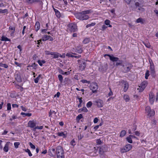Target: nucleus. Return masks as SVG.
Here are the masks:
<instances>
[{"label": "nucleus", "mask_w": 158, "mask_h": 158, "mask_svg": "<svg viewBox=\"0 0 158 158\" xmlns=\"http://www.w3.org/2000/svg\"><path fill=\"white\" fill-rule=\"evenodd\" d=\"M90 13V10H87L78 13L75 15L76 17L81 20H85L89 18V16L86 15Z\"/></svg>", "instance_id": "obj_1"}, {"label": "nucleus", "mask_w": 158, "mask_h": 158, "mask_svg": "<svg viewBox=\"0 0 158 158\" xmlns=\"http://www.w3.org/2000/svg\"><path fill=\"white\" fill-rule=\"evenodd\" d=\"M106 56H109L110 60L112 61L113 62H116L115 64L116 66H118L119 65L122 66V65H123V60H119L118 58L114 56L113 55L105 54L104 55V57H105Z\"/></svg>", "instance_id": "obj_2"}, {"label": "nucleus", "mask_w": 158, "mask_h": 158, "mask_svg": "<svg viewBox=\"0 0 158 158\" xmlns=\"http://www.w3.org/2000/svg\"><path fill=\"white\" fill-rule=\"evenodd\" d=\"M56 149L57 158H64L63 148L61 146H59L56 147Z\"/></svg>", "instance_id": "obj_3"}, {"label": "nucleus", "mask_w": 158, "mask_h": 158, "mask_svg": "<svg viewBox=\"0 0 158 158\" xmlns=\"http://www.w3.org/2000/svg\"><path fill=\"white\" fill-rule=\"evenodd\" d=\"M122 68H121L123 72L127 73L130 71V70L132 68L133 65L130 63H127L125 65L123 64L122 65Z\"/></svg>", "instance_id": "obj_4"}, {"label": "nucleus", "mask_w": 158, "mask_h": 158, "mask_svg": "<svg viewBox=\"0 0 158 158\" xmlns=\"http://www.w3.org/2000/svg\"><path fill=\"white\" fill-rule=\"evenodd\" d=\"M68 29L71 32H74L77 31V27L76 24L71 23L68 25Z\"/></svg>", "instance_id": "obj_5"}, {"label": "nucleus", "mask_w": 158, "mask_h": 158, "mask_svg": "<svg viewBox=\"0 0 158 158\" xmlns=\"http://www.w3.org/2000/svg\"><path fill=\"white\" fill-rule=\"evenodd\" d=\"M78 64H79V69L81 71L84 70L86 66V62L85 60H78Z\"/></svg>", "instance_id": "obj_6"}, {"label": "nucleus", "mask_w": 158, "mask_h": 158, "mask_svg": "<svg viewBox=\"0 0 158 158\" xmlns=\"http://www.w3.org/2000/svg\"><path fill=\"white\" fill-rule=\"evenodd\" d=\"M150 74L152 77L155 78L156 76V71L153 63H150Z\"/></svg>", "instance_id": "obj_7"}, {"label": "nucleus", "mask_w": 158, "mask_h": 158, "mask_svg": "<svg viewBox=\"0 0 158 158\" xmlns=\"http://www.w3.org/2000/svg\"><path fill=\"white\" fill-rule=\"evenodd\" d=\"M132 148V145L130 144H127L121 150L122 153H124L129 151Z\"/></svg>", "instance_id": "obj_8"}, {"label": "nucleus", "mask_w": 158, "mask_h": 158, "mask_svg": "<svg viewBox=\"0 0 158 158\" xmlns=\"http://www.w3.org/2000/svg\"><path fill=\"white\" fill-rule=\"evenodd\" d=\"M108 66L107 63L100 66L98 69L99 71L102 73L106 72L108 69Z\"/></svg>", "instance_id": "obj_9"}, {"label": "nucleus", "mask_w": 158, "mask_h": 158, "mask_svg": "<svg viewBox=\"0 0 158 158\" xmlns=\"http://www.w3.org/2000/svg\"><path fill=\"white\" fill-rule=\"evenodd\" d=\"M94 104H96L99 108L102 107L103 106V102L101 99H98L94 102Z\"/></svg>", "instance_id": "obj_10"}, {"label": "nucleus", "mask_w": 158, "mask_h": 158, "mask_svg": "<svg viewBox=\"0 0 158 158\" xmlns=\"http://www.w3.org/2000/svg\"><path fill=\"white\" fill-rule=\"evenodd\" d=\"M90 88L93 93H95L97 92L98 86L96 83L92 84L90 85Z\"/></svg>", "instance_id": "obj_11"}, {"label": "nucleus", "mask_w": 158, "mask_h": 158, "mask_svg": "<svg viewBox=\"0 0 158 158\" xmlns=\"http://www.w3.org/2000/svg\"><path fill=\"white\" fill-rule=\"evenodd\" d=\"M107 147L106 146H102L99 148V152L100 154L102 155L104 154L105 152L106 151Z\"/></svg>", "instance_id": "obj_12"}, {"label": "nucleus", "mask_w": 158, "mask_h": 158, "mask_svg": "<svg viewBox=\"0 0 158 158\" xmlns=\"http://www.w3.org/2000/svg\"><path fill=\"white\" fill-rule=\"evenodd\" d=\"M36 123L34 120H30L28 123V127L31 128H34L36 126Z\"/></svg>", "instance_id": "obj_13"}, {"label": "nucleus", "mask_w": 158, "mask_h": 158, "mask_svg": "<svg viewBox=\"0 0 158 158\" xmlns=\"http://www.w3.org/2000/svg\"><path fill=\"white\" fill-rule=\"evenodd\" d=\"M149 102L151 104H152L154 102L155 99L154 94L152 93H150L149 94Z\"/></svg>", "instance_id": "obj_14"}, {"label": "nucleus", "mask_w": 158, "mask_h": 158, "mask_svg": "<svg viewBox=\"0 0 158 158\" xmlns=\"http://www.w3.org/2000/svg\"><path fill=\"white\" fill-rule=\"evenodd\" d=\"M48 153L49 156H54L56 154L55 149L53 148L49 149Z\"/></svg>", "instance_id": "obj_15"}, {"label": "nucleus", "mask_w": 158, "mask_h": 158, "mask_svg": "<svg viewBox=\"0 0 158 158\" xmlns=\"http://www.w3.org/2000/svg\"><path fill=\"white\" fill-rule=\"evenodd\" d=\"M52 55L53 56L52 58L53 59L58 58L59 57H63L61 54L56 52H53Z\"/></svg>", "instance_id": "obj_16"}, {"label": "nucleus", "mask_w": 158, "mask_h": 158, "mask_svg": "<svg viewBox=\"0 0 158 158\" xmlns=\"http://www.w3.org/2000/svg\"><path fill=\"white\" fill-rule=\"evenodd\" d=\"M15 79L17 81L19 82H21L22 81V78L19 73H17L15 77Z\"/></svg>", "instance_id": "obj_17"}, {"label": "nucleus", "mask_w": 158, "mask_h": 158, "mask_svg": "<svg viewBox=\"0 0 158 158\" xmlns=\"http://www.w3.org/2000/svg\"><path fill=\"white\" fill-rule=\"evenodd\" d=\"M83 51L82 49L81 46H78L76 48L75 52L78 53H81Z\"/></svg>", "instance_id": "obj_18"}, {"label": "nucleus", "mask_w": 158, "mask_h": 158, "mask_svg": "<svg viewBox=\"0 0 158 158\" xmlns=\"http://www.w3.org/2000/svg\"><path fill=\"white\" fill-rule=\"evenodd\" d=\"M129 87L128 83L127 82H125L124 83V91L126 92Z\"/></svg>", "instance_id": "obj_19"}, {"label": "nucleus", "mask_w": 158, "mask_h": 158, "mask_svg": "<svg viewBox=\"0 0 158 158\" xmlns=\"http://www.w3.org/2000/svg\"><path fill=\"white\" fill-rule=\"evenodd\" d=\"M57 135L59 136H62L63 138H66L67 137V135L66 133H65L63 132H58L57 133Z\"/></svg>", "instance_id": "obj_20"}, {"label": "nucleus", "mask_w": 158, "mask_h": 158, "mask_svg": "<svg viewBox=\"0 0 158 158\" xmlns=\"http://www.w3.org/2000/svg\"><path fill=\"white\" fill-rule=\"evenodd\" d=\"M145 11V9L141 6L137 8V11L139 13H142Z\"/></svg>", "instance_id": "obj_21"}, {"label": "nucleus", "mask_w": 158, "mask_h": 158, "mask_svg": "<svg viewBox=\"0 0 158 158\" xmlns=\"http://www.w3.org/2000/svg\"><path fill=\"white\" fill-rule=\"evenodd\" d=\"M40 27V23L39 22H37L35 25V29L36 31L39 29Z\"/></svg>", "instance_id": "obj_22"}, {"label": "nucleus", "mask_w": 158, "mask_h": 158, "mask_svg": "<svg viewBox=\"0 0 158 158\" xmlns=\"http://www.w3.org/2000/svg\"><path fill=\"white\" fill-rule=\"evenodd\" d=\"M1 40L2 41H10L11 40L7 38V37H6L5 36L3 35L2 36L1 39Z\"/></svg>", "instance_id": "obj_23"}, {"label": "nucleus", "mask_w": 158, "mask_h": 158, "mask_svg": "<svg viewBox=\"0 0 158 158\" xmlns=\"http://www.w3.org/2000/svg\"><path fill=\"white\" fill-rule=\"evenodd\" d=\"M145 22V20L142 18H139L137 19L136 20V22L137 23H140L142 24H143Z\"/></svg>", "instance_id": "obj_24"}, {"label": "nucleus", "mask_w": 158, "mask_h": 158, "mask_svg": "<svg viewBox=\"0 0 158 158\" xmlns=\"http://www.w3.org/2000/svg\"><path fill=\"white\" fill-rule=\"evenodd\" d=\"M148 84V82L146 81H144L142 82L141 84V87L143 89H144Z\"/></svg>", "instance_id": "obj_25"}, {"label": "nucleus", "mask_w": 158, "mask_h": 158, "mask_svg": "<svg viewBox=\"0 0 158 158\" xmlns=\"http://www.w3.org/2000/svg\"><path fill=\"white\" fill-rule=\"evenodd\" d=\"M54 10L56 16L58 18H60V12L54 8Z\"/></svg>", "instance_id": "obj_26"}, {"label": "nucleus", "mask_w": 158, "mask_h": 158, "mask_svg": "<svg viewBox=\"0 0 158 158\" xmlns=\"http://www.w3.org/2000/svg\"><path fill=\"white\" fill-rule=\"evenodd\" d=\"M35 2H37L42 7H43V2H44L45 0H35Z\"/></svg>", "instance_id": "obj_27"}, {"label": "nucleus", "mask_w": 158, "mask_h": 158, "mask_svg": "<svg viewBox=\"0 0 158 158\" xmlns=\"http://www.w3.org/2000/svg\"><path fill=\"white\" fill-rule=\"evenodd\" d=\"M79 112H81L82 111L87 112L88 111V110L85 107H83L82 108L80 109L79 110Z\"/></svg>", "instance_id": "obj_28"}, {"label": "nucleus", "mask_w": 158, "mask_h": 158, "mask_svg": "<svg viewBox=\"0 0 158 158\" xmlns=\"http://www.w3.org/2000/svg\"><path fill=\"white\" fill-rule=\"evenodd\" d=\"M148 115L150 116H153L155 114V111L153 110H151L148 113Z\"/></svg>", "instance_id": "obj_29"}, {"label": "nucleus", "mask_w": 158, "mask_h": 158, "mask_svg": "<svg viewBox=\"0 0 158 158\" xmlns=\"http://www.w3.org/2000/svg\"><path fill=\"white\" fill-rule=\"evenodd\" d=\"M21 114L23 115V117H24L25 116H28V117H30L31 116V113H26L24 112H21Z\"/></svg>", "instance_id": "obj_30"}, {"label": "nucleus", "mask_w": 158, "mask_h": 158, "mask_svg": "<svg viewBox=\"0 0 158 158\" xmlns=\"http://www.w3.org/2000/svg\"><path fill=\"white\" fill-rule=\"evenodd\" d=\"M37 62L40 66H42L43 65V64L45 63L46 61L44 60H38Z\"/></svg>", "instance_id": "obj_31"}, {"label": "nucleus", "mask_w": 158, "mask_h": 158, "mask_svg": "<svg viewBox=\"0 0 158 158\" xmlns=\"http://www.w3.org/2000/svg\"><path fill=\"white\" fill-rule=\"evenodd\" d=\"M43 126H35V127L33 129V131H35L36 129H40L41 130L43 128Z\"/></svg>", "instance_id": "obj_32"}, {"label": "nucleus", "mask_w": 158, "mask_h": 158, "mask_svg": "<svg viewBox=\"0 0 158 158\" xmlns=\"http://www.w3.org/2000/svg\"><path fill=\"white\" fill-rule=\"evenodd\" d=\"M48 35H44L43 36L42 38V41H45L48 40Z\"/></svg>", "instance_id": "obj_33"}, {"label": "nucleus", "mask_w": 158, "mask_h": 158, "mask_svg": "<svg viewBox=\"0 0 158 158\" xmlns=\"http://www.w3.org/2000/svg\"><path fill=\"white\" fill-rule=\"evenodd\" d=\"M41 76L42 75L41 74H40L36 78L34 79V82L35 83H38L39 80H40Z\"/></svg>", "instance_id": "obj_34"}, {"label": "nucleus", "mask_w": 158, "mask_h": 158, "mask_svg": "<svg viewBox=\"0 0 158 158\" xmlns=\"http://www.w3.org/2000/svg\"><path fill=\"white\" fill-rule=\"evenodd\" d=\"M131 137L130 136V135H129L128 137L126 138L127 141L130 143H132V141Z\"/></svg>", "instance_id": "obj_35"}, {"label": "nucleus", "mask_w": 158, "mask_h": 158, "mask_svg": "<svg viewBox=\"0 0 158 158\" xmlns=\"http://www.w3.org/2000/svg\"><path fill=\"white\" fill-rule=\"evenodd\" d=\"M8 145L6 143L3 148V150L4 152H7L8 151Z\"/></svg>", "instance_id": "obj_36"}, {"label": "nucleus", "mask_w": 158, "mask_h": 158, "mask_svg": "<svg viewBox=\"0 0 158 158\" xmlns=\"http://www.w3.org/2000/svg\"><path fill=\"white\" fill-rule=\"evenodd\" d=\"M89 38H86L83 40V42L84 44H85L89 43Z\"/></svg>", "instance_id": "obj_37"}, {"label": "nucleus", "mask_w": 158, "mask_h": 158, "mask_svg": "<svg viewBox=\"0 0 158 158\" xmlns=\"http://www.w3.org/2000/svg\"><path fill=\"white\" fill-rule=\"evenodd\" d=\"M38 66V65L35 63H32L31 65L28 66V67H33V68L36 69L37 68V66Z\"/></svg>", "instance_id": "obj_38"}, {"label": "nucleus", "mask_w": 158, "mask_h": 158, "mask_svg": "<svg viewBox=\"0 0 158 158\" xmlns=\"http://www.w3.org/2000/svg\"><path fill=\"white\" fill-rule=\"evenodd\" d=\"M135 2V5L136 7V8H137V7H139L141 6H143V4H140L139 2Z\"/></svg>", "instance_id": "obj_39"}, {"label": "nucleus", "mask_w": 158, "mask_h": 158, "mask_svg": "<svg viewBox=\"0 0 158 158\" xmlns=\"http://www.w3.org/2000/svg\"><path fill=\"white\" fill-rule=\"evenodd\" d=\"M126 133V132L125 130H122L121 131L120 133V136L121 137H123Z\"/></svg>", "instance_id": "obj_40"}, {"label": "nucleus", "mask_w": 158, "mask_h": 158, "mask_svg": "<svg viewBox=\"0 0 158 158\" xmlns=\"http://www.w3.org/2000/svg\"><path fill=\"white\" fill-rule=\"evenodd\" d=\"M58 78L60 83H62L63 80V77L62 76L61 74H59L58 75Z\"/></svg>", "instance_id": "obj_41"}, {"label": "nucleus", "mask_w": 158, "mask_h": 158, "mask_svg": "<svg viewBox=\"0 0 158 158\" xmlns=\"http://www.w3.org/2000/svg\"><path fill=\"white\" fill-rule=\"evenodd\" d=\"M25 1L28 4H32L35 2V0H25Z\"/></svg>", "instance_id": "obj_42"}, {"label": "nucleus", "mask_w": 158, "mask_h": 158, "mask_svg": "<svg viewBox=\"0 0 158 158\" xmlns=\"http://www.w3.org/2000/svg\"><path fill=\"white\" fill-rule=\"evenodd\" d=\"M56 112L53 110H50V112H49V116L50 117H52V114H56Z\"/></svg>", "instance_id": "obj_43"}, {"label": "nucleus", "mask_w": 158, "mask_h": 158, "mask_svg": "<svg viewBox=\"0 0 158 158\" xmlns=\"http://www.w3.org/2000/svg\"><path fill=\"white\" fill-rule=\"evenodd\" d=\"M9 29L13 31L11 33V34H13L14 33L15 30V27H12L10 26L9 27Z\"/></svg>", "instance_id": "obj_44"}, {"label": "nucleus", "mask_w": 158, "mask_h": 158, "mask_svg": "<svg viewBox=\"0 0 158 158\" xmlns=\"http://www.w3.org/2000/svg\"><path fill=\"white\" fill-rule=\"evenodd\" d=\"M0 66L5 68H7L8 67V66L7 64H4L2 63H0Z\"/></svg>", "instance_id": "obj_45"}, {"label": "nucleus", "mask_w": 158, "mask_h": 158, "mask_svg": "<svg viewBox=\"0 0 158 158\" xmlns=\"http://www.w3.org/2000/svg\"><path fill=\"white\" fill-rule=\"evenodd\" d=\"M8 10L7 9H5L4 10H2L0 9V13H7Z\"/></svg>", "instance_id": "obj_46"}, {"label": "nucleus", "mask_w": 158, "mask_h": 158, "mask_svg": "<svg viewBox=\"0 0 158 158\" xmlns=\"http://www.w3.org/2000/svg\"><path fill=\"white\" fill-rule=\"evenodd\" d=\"M123 98L125 100L126 102H128L129 100V98L128 95H124Z\"/></svg>", "instance_id": "obj_47"}, {"label": "nucleus", "mask_w": 158, "mask_h": 158, "mask_svg": "<svg viewBox=\"0 0 158 158\" xmlns=\"http://www.w3.org/2000/svg\"><path fill=\"white\" fill-rule=\"evenodd\" d=\"M25 151L27 152L28 153V155L29 156H31L32 155V153H31L30 151L28 149H27L25 150Z\"/></svg>", "instance_id": "obj_48"}, {"label": "nucleus", "mask_w": 158, "mask_h": 158, "mask_svg": "<svg viewBox=\"0 0 158 158\" xmlns=\"http://www.w3.org/2000/svg\"><path fill=\"white\" fill-rule=\"evenodd\" d=\"M66 56H67L70 57H74L75 58L79 57L78 56H73L72 54H70V53H67L66 54Z\"/></svg>", "instance_id": "obj_49"}, {"label": "nucleus", "mask_w": 158, "mask_h": 158, "mask_svg": "<svg viewBox=\"0 0 158 158\" xmlns=\"http://www.w3.org/2000/svg\"><path fill=\"white\" fill-rule=\"evenodd\" d=\"M92 105V103L91 101L89 102L86 104V106L88 108H89L91 107Z\"/></svg>", "instance_id": "obj_50"}, {"label": "nucleus", "mask_w": 158, "mask_h": 158, "mask_svg": "<svg viewBox=\"0 0 158 158\" xmlns=\"http://www.w3.org/2000/svg\"><path fill=\"white\" fill-rule=\"evenodd\" d=\"M45 52L46 55H52L53 52H50L48 51H45Z\"/></svg>", "instance_id": "obj_51"}, {"label": "nucleus", "mask_w": 158, "mask_h": 158, "mask_svg": "<svg viewBox=\"0 0 158 158\" xmlns=\"http://www.w3.org/2000/svg\"><path fill=\"white\" fill-rule=\"evenodd\" d=\"M96 23H92L91 24H88L86 25V27L88 28L89 27L93 26L95 25Z\"/></svg>", "instance_id": "obj_52"}, {"label": "nucleus", "mask_w": 158, "mask_h": 158, "mask_svg": "<svg viewBox=\"0 0 158 158\" xmlns=\"http://www.w3.org/2000/svg\"><path fill=\"white\" fill-rule=\"evenodd\" d=\"M29 145L30 147L33 149H35V146L33 145L31 143L29 142Z\"/></svg>", "instance_id": "obj_53"}, {"label": "nucleus", "mask_w": 158, "mask_h": 158, "mask_svg": "<svg viewBox=\"0 0 158 158\" xmlns=\"http://www.w3.org/2000/svg\"><path fill=\"white\" fill-rule=\"evenodd\" d=\"M151 110L150 107L149 106H147L145 108V111L148 113Z\"/></svg>", "instance_id": "obj_54"}, {"label": "nucleus", "mask_w": 158, "mask_h": 158, "mask_svg": "<svg viewBox=\"0 0 158 158\" xmlns=\"http://www.w3.org/2000/svg\"><path fill=\"white\" fill-rule=\"evenodd\" d=\"M20 144V143L19 142H15L14 143V145L15 147V148H18L19 145Z\"/></svg>", "instance_id": "obj_55"}, {"label": "nucleus", "mask_w": 158, "mask_h": 158, "mask_svg": "<svg viewBox=\"0 0 158 158\" xmlns=\"http://www.w3.org/2000/svg\"><path fill=\"white\" fill-rule=\"evenodd\" d=\"M11 109V104L10 103H8L7 104V110H9Z\"/></svg>", "instance_id": "obj_56"}, {"label": "nucleus", "mask_w": 158, "mask_h": 158, "mask_svg": "<svg viewBox=\"0 0 158 158\" xmlns=\"http://www.w3.org/2000/svg\"><path fill=\"white\" fill-rule=\"evenodd\" d=\"M110 23V21L108 19H106L105 21V23L106 25H109Z\"/></svg>", "instance_id": "obj_57"}, {"label": "nucleus", "mask_w": 158, "mask_h": 158, "mask_svg": "<svg viewBox=\"0 0 158 158\" xmlns=\"http://www.w3.org/2000/svg\"><path fill=\"white\" fill-rule=\"evenodd\" d=\"M81 82H82L83 83H87L89 84L90 83V81H87V80H84V79L81 80Z\"/></svg>", "instance_id": "obj_58"}, {"label": "nucleus", "mask_w": 158, "mask_h": 158, "mask_svg": "<svg viewBox=\"0 0 158 158\" xmlns=\"http://www.w3.org/2000/svg\"><path fill=\"white\" fill-rule=\"evenodd\" d=\"M107 26H106L105 25H103L102 27V29H101V30L102 31H104L107 28Z\"/></svg>", "instance_id": "obj_59"}, {"label": "nucleus", "mask_w": 158, "mask_h": 158, "mask_svg": "<svg viewBox=\"0 0 158 158\" xmlns=\"http://www.w3.org/2000/svg\"><path fill=\"white\" fill-rule=\"evenodd\" d=\"M83 118L82 115L81 114H80L77 117V118L79 120Z\"/></svg>", "instance_id": "obj_60"}, {"label": "nucleus", "mask_w": 158, "mask_h": 158, "mask_svg": "<svg viewBox=\"0 0 158 158\" xmlns=\"http://www.w3.org/2000/svg\"><path fill=\"white\" fill-rule=\"evenodd\" d=\"M134 2H136L139 3L140 4H143V0H135Z\"/></svg>", "instance_id": "obj_61"}, {"label": "nucleus", "mask_w": 158, "mask_h": 158, "mask_svg": "<svg viewBox=\"0 0 158 158\" xmlns=\"http://www.w3.org/2000/svg\"><path fill=\"white\" fill-rule=\"evenodd\" d=\"M58 70L60 73L64 75V72L62 69L60 68H59L58 69Z\"/></svg>", "instance_id": "obj_62"}, {"label": "nucleus", "mask_w": 158, "mask_h": 158, "mask_svg": "<svg viewBox=\"0 0 158 158\" xmlns=\"http://www.w3.org/2000/svg\"><path fill=\"white\" fill-rule=\"evenodd\" d=\"M83 137L84 135L80 134V135L78 136V139L79 140H81Z\"/></svg>", "instance_id": "obj_63"}, {"label": "nucleus", "mask_w": 158, "mask_h": 158, "mask_svg": "<svg viewBox=\"0 0 158 158\" xmlns=\"http://www.w3.org/2000/svg\"><path fill=\"white\" fill-rule=\"evenodd\" d=\"M96 143L97 144H100L102 143V142L100 139H98L96 140Z\"/></svg>", "instance_id": "obj_64"}]
</instances>
